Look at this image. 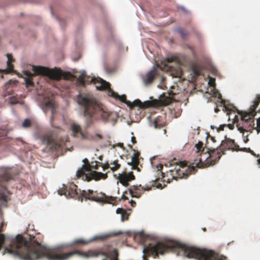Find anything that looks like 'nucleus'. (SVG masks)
I'll list each match as a JSON object with an SVG mask.
<instances>
[{
    "label": "nucleus",
    "instance_id": "obj_1",
    "mask_svg": "<svg viewBox=\"0 0 260 260\" xmlns=\"http://www.w3.org/2000/svg\"><path fill=\"white\" fill-rule=\"evenodd\" d=\"M122 233V232L119 231L107 234L94 235L88 241L81 239H76L72 242L61 243L53 248L47 247L35 240H28L18 234L14 237H12V255L22 260H38L44 258L48 260H67L74 254H78L79 256L85 258L98 257L101 255L107 258H110V260H118V253L116 249H114L110 252V255L105 252L91 250L87 252L75 250L65 254H58L56 251L72 246L74 244H86L99 239L103 240L109 237L119 235Z\"/></svg>",
    "mask_w": 260,
    "mask_h": 260
},
{
    "label": "nucleus",
    "instance_id": "obj_2",
    "mask_svg": "<svg viewBox=\"0 0 260 260\" xmlns=\"http://www.w3.org/2000/svg\"><path fill=\"white\" fill-rule=\"evenodd\" d=\"M175 249H180L184 256L189 258H194L197 260H224L222 257H220L212 250L187 246L178 241H173L168 244L157 242L154 245L149 244L147 246H144L143 252L144 254L148 252L158 256V254H164L166 251ZM143 257H144V255Z\"/></svg>",
    "mask_w": 260,
    "mask_h": 260
},
{
    "label": "nucleus",
    "instance_id": "obj_3",
    "mask_svg": "<svg viewBox=\"0 0 260 260\" xmlns=\"http://www.w3.org/2000/svg\"><path fill=\"white\" fill-rule=\"evenodd\" d=\"M31 68L34 73H31L29 71H24L23 72L24 76H22L27 86H34V83L32 81V77L34 75L44 76L48 81H59L62 77L65 79H68L71 76V74H69L68 76L65 75L61 70L55 68L53 69H50L45 67L35 66H31Z\"/></svg>",
    "mask_w": 260,
    "mask_h": 260
},
{
    "label": "nucleus",
    "instance_id": "obj_4",
    "mask_svg": "<svg viewBox=\"0 0 260 260\" xmlns=\"http://www.w3.org/2000/svg\"><path fill=\"white\" fill-rule=\"evenodd\" d=\"M78 103L84 108V115L87 118L100 116L104 121H106L109 115L90 95L85 93H79L77 98Z\"/></svg>",
    "mask_w": 260,
    "mask_h": 260
},
{
    "label": "nucleus",
    "instance_id": "obj_5",
    "mask_svg": "<svg viewBox=\"0 0 260 260\" xmlns=\"http://www.w3.org/2000/svg\"><path fill=\"white\" fill-rule=\"evenodd\" d=\"M260 103V96L257 97L256 100L254 102L253 105V108L250 112H244L241 113V122L237 124L238 130L240 133H242L243 137V141L244 143H247L248 141V135H245L244 132H251L254 129H255L257 126V122L256 125L254 122L253 117L255 115V110L257 105Z\"/></svg>",
    "mask_w": 260,
    "mask_h": 260
},
{
    "label": "nucleus",
    "instance_id": "obj_6",
    "mask_svg": "<svg viewBox=\"0 0 260 260\" xmlns=\"http://www.w3.org/2000/svg\"><path fill=\"white\" fill-rule=\"evenodd\" d=\"M17 169L13 167H1L0 168V199L6 203L9 199V192L5 188L7 184L15 181L18 175Z\"/></svg>",
    "mask_w": 260,
    "mask_h": 260
},
{
    "label": "nucleus",
    "instance_id": "obj_7",
    "mask_svg": "<svg viewBox=\"0 0 260 260\" xmlns=\"http://www.w3.org/2000/svg\"><path fill=\"white\" fill-rule=\"evenodd\" d=\"M108 94L109 96L114 98L115 99L119 100L125 103L130 108H132L133 106H137L142 109L146 108L149 107V103L148 102H144L142 103L139 100H135L132 103L129 101H127L126 100V95L125 94H122L120 96L112 90L110 88L108 91Z\"/></svg>",
    "mask_w": 260,
    "mask_h": 260
},
{
    "label": "nucleus",
    "instance_id": "obj_8",
    "mask_svg": "<svg viewBox=\"0 0 260 260\" xmlns=\"http://www.w3.org/2000/svg\"><path fill=\"white\" fill-rule=\"evenodd\" d=\"M85 74V71H83L78 77V80L81 84H84L85 83H93L94 84L96 83H100V85L96 86L95 88L98 90L107 89L108 90L110 88L109 83L106 81L103 80L101 78H95L92 77L87 79H84V75Z\"/></svg>",
    "mask_w": 260,
    "mask_h": 260
},
{
    "label": "nucleus",
    "instance_id": "obj_9",
    "mask_svg": "<svg viewBox=\"0 0 260 260\" xmlns=\"http://www.w3.org/2000/svg\"><path fill=\"white\" fill-rule=\"evenodd\" d=\"M107 177V173H102L100 172L93 171L83 175V180L89 181L94 179L98 180L101 178L106 179Z\"/></svg>",
    "mask_w": 260,
    "mask_h": 260
},
{
    "label": "nucleus",
    "instance_id": "obj_10",
    "mask_svg": "<svg viewBox=\"0 0 260 260\" xmlns=\"http://www.w3.org/2000/svg\"><path fill=\"white\" fill-rule=\"evenodd\" d=\"M95 164L94 165H91L89 164H87L86 166L85 164L82 165V167L80 169H78L76 173V175L78 177H81L83 179V175L84 174H87L90 172H93V171H91V169L92 168H94V169H97L98 165L96 161H94Z\"/></svg>",
    "mask_w": 260,
    "mask_h": 260
},
{
    "label": "nucleus",
    "instance_id": "obj_11",
    "mask_svg": "<svg viewBox=\"0 0 260 260\" xmlns=\"http://www.w3.org/2000/svg\"><path fill=\"white\" fill-rule=\"evenodd\" d=\"M171 72V75L173 77L180 78L182 75V71L181 68V64L175 60L174 65H167Z\"/></svg>",
    "mask_w": 260,
    "mask_h": 260
},
{
    "label": "nucleus",
    "instance_id": "obj_12",
    "mask_svg": "<svg viewBox=\"0 0 260 260\" xmlns=\"http://www.w3.org/2000/svg\"><path fill=\"white\" fill-rule=\"evenodd\" d=\"M156 72V70L155 67L153 66L151 69L143 77L142 79L144 85L145 86H148L152 83L154 79Z\"/></svg>",
    "mask_w": 260,
    "mask_h": 260
},
{
    "label": "nucleus",
    "instance_id": "obj_13",
    "mask_svg": "<svg viewBox=\"0 0 260 260\" xmlns=\"http://www.w3.org/2000/svg\"><path fill=\"white\" fill-rule=\"evenodd\" d=\"M39 106L45 113L50 111L53 114L55 111L53 104L46 98H44L43 101L39 104Z\"/></svg>",
    "mask_w": 260,
    "mask_h": 260
},
{
    "label": "nucleus",
    "instance_id": "obj_14",
    "mask_svg": "<svg viewBox=\"0 0 260 260\" xmlns=\"http://www.w3.org/2000/svg\"><path fill=\"white\" fill-rule=\"evenodd\" d=\"M213 79L211 78L208 82V84L210 85V94L211 96L217 98L218 102L222 103L223 101L221 100V95L218 93V91L215 89V83H214Z\"/></svg>",
    "mask_w": 260,
    "mask_h": 260
},
{
    "label": "nucleus",
    "instance_id": "obj_15",
    "mask_svg": "<svg viewBox=\"0 0 260 260\" xmlns=\"http://www.w3.org/2000/svg\"><path fill=\"white\" fill-rule=\"evenodd\" d=\"M72 134V135L74 137H79L80 136L81 138H84V134L81 132L80 126L76 123H72L71 125Z\"/></svg>",
    "mask_w": 260,
    "mask_h": 260
},
{
    "label": "nucleus",
    "instance_id": "obj_16",
    "mask_svg": "<svg viewBox=\"0 0 260 260\" xmlns=\"http://www.w3.org/2000/svg\"><path fill=\"white\" fill-rule=\"evenodd\" d=\"M119 176H123V179L125 180L131 181L134 180L135 178L132 172L124 173V172H122L121 173H119Z\"/></svg>",
    "mask_w": 260,
    "mask_h": 260
},
{
    "label": "nucleus",
    "instance_id": "obj_17",
    "mask_svg": "<svg viewBox=\"0 0 260 260\" xmlns=\"http://www.w3.org/2000/svg\"><path fill=\"white\" fill-rule=\"evenodd\" d=\"M13 82V80H10L9 81H8L4 85V88L3 89V92L2 96L3 97H6L8 95H10V92L9 91H8V89L9 88V86L10 84H12V83Z\"/></svg>",
    "mask_w": 260,
    "mask_h": 260
},
{
    "label": "nucleus",
    "instance_id": "obj_18",
    "mask_svg": "<svg viewBox=\"0 0 260 260\" xmlns=\"http://www.w3.org/2000/svg\"><path fill=\"white\" fill-rule=\"evenodd\" d=\"M83 197H85V200H89L92 201H96L98 202V200H96L94 197H88V195L87 194V192L85 190H83L82 193V197H78V200H80L81 202L82 201Z\"/></svg>",
    "mask_w": 260,
    "mask_h": 260
},
{
    "label": "nucleus",
    "instance_id": "obj_19",
    "mask_svg": "<svg viewBox=\"0 0 260 260\" xmlns=\"http://www.w3.org/2000/svg\"><path fill=\"white\" fill-rule=\"evenodd\" d=\"M7 100L11 105H13L18 103V100L16 96H11L9 97Z\"/></svg>",
    "mask_w": 260,
    "mask_h": 260
},
{
    "label": "nucleus",
    "instance_id": "obj_20",
    "mask_svg": "<svg viewBox=\"0 0 260 260\" xmlns=\"http://www.w3.org/2000/svg\"><path fill=\"white\" fill-rule=\"evenodd\" d=\"M31 121L30 119L28 118H26L24 120L23 122L22 123V126L23 128H26L31 125Z\"/></svg>",
    "mask_w": 260,
    "mask_h": 260
},
{
    "label": "nucleus",
    "instance_id": "obj_21",
    "mask_svg": "<svg viewBox=\"0 0 260 260\" xmlns=\"http://www.w3.org/2000/svg\"><path fill=\"white\" fill-rule=\"evenodd\" d=\"M192 73L193 77H198L201 74V71L197 67H193L192 68Z\"/></svg>",
    "mask_w": 260,
    "mask_h": 260
},
{
    "label": "nucleus",
    "instance_id": "obj_22",
    "mask_svg": "<svg viewBox=\"0 0 260 260\" xmlns=\"http://www.w3.org/2000/svg\"><path fill=\"white\" fill-rule=\"evenodd\" d=\"M176 31H177L180 34V35L183 39L185 38L186 34L183 31L182 28L179 27L176 29Z\"/></svg>",
    "mask_w": 260,
    "mask_h": 260
},
{
    "label": "nucleus",
    "instance_id": "obj_23",
    "mask_svg": "<svg viewBox=\"0 0 260 260\" xmlns=\"http://www.w3.org/2000/svg\"><path fill=\"white\" fill-rule=\"evenodd\" d=\"M7 56L8 58V60L7 61V66L9 68H11L12 67V65L10 63V62L13 60L12 56L11 54H7Z\"/></svg>",
    "mask_w": 260,
    "mask_h": 260
},
{
    "label": "nucleus",
    "instance_id": "obj_24",
    "mask_svg": "<svg viewBox=\"0 0 260 260\" xmlns=\"http://www.w3.org/2000/svg\"><path fill=\"white\" fill-rule=\"evenodd\" d=\"M119 179H120V182L123 185L125 186H128V180H125L123 179V176H119Z\"/></svg>",
    "mask_w": 260,
    "mask_h": 260
},
{
    "label": "nucleus",
    "instance_id": "obj_25",
    "mask_svg": "<svg viewBox=\"0 0 260 260\" xmlns=\"http://www.w3.org/2000/svg\"><path fill=\"white\" fill-rule=\"evenodd\" d=\"M157 119L158 118H155L151 124V125L153 126L155 128H157L161 127L160 124H157Z\"/></svg>",
    "mask_w": 260,
    "mask_h": 260
},
{
    "label": "nucleus",
    "instance_id": "obj_26",
    "mask_svg": "<svg viewBox=\"0 0 260 260\" xmlns=\"http://www.w3.org/2000/svg\"><path fill=\"white\" fill-rule=\"evenodd\" d=\"M217 149V148H216V149ZM215 150H216V149H213V150H212L211 151V152H210V151H208V155L207 156H206V157H204V161H206V160H207L209 157H210V156H212V153L213 152H214L215 151Z\"/></svg>",
    "mask_w": 260,
    "mask_h": 260
},
{
    "label": "nucleus",
    "instance_id": "obj_27",
    "mask_svg": "<svg viewBox=\"0 0 260 260\" xmlns=\"http://www.w3.org/2000/svg\"><path fill=\"white\" fill-rule=\"evenodd\" d=\"M164 80V78H160V82L159 84H158L157 86V87L160 88V89H163L164 87V84L162 83V82Z\"/></svg>",
    "mask_w": 260,
    "mask_h": 260
},
{
    "label": "nucleus",
    "instance_id": "obj_28",
    "mask_svg": "<svg viewBox=\"0 0 260 260\" xmlns=\"http://www.w3.org/2000/svg\"><path fill=\"white\" fill-rule=\"evenodd\" d=\"M202 145H203V143L201 142H199L198 143V144H196L195 145V147H196L198 152L200 151L201 146Z\"/></svg>",
    "mask_w": 260,
    "mask_h": 260
},
{
    "label": "nucleus",
    "instance_id": "obj_29",
    "mask_svg": "<svg viewBox=\"0 0 260 260\" xmlns=\"http://www.w3.org/2000/svg\"><path fill=\"white\" fill-rule=\"evenodd\" d=\"M120 167L119 164H116V165H114L113 167L111 168V170L112 171H115L116 170H117Z\"/></svg>",
    "mask_w": 260,
    "mask_h": 260
},
{
    "label": "nucleus",
    "instance_id": "obj_30",
    "mask_svg": "<svg viewBox=\"0 0 260 260\" xmlns=\"http://www.w3.org/2000/svg\"><path fill=\"white\" fill-rule=\"evenodd\" d=\"M135 157V154H134L133 155V156H132L131 161L130 162H128L127 164L129 165H131L134 161Z\"/></svg>",
    "mask_w": 260,
    "mask_h": 260
},
{
    "label": "nucleus",
    "instance_id": "obj_31",
    "mask_svg": "<svg viewBox=\"0 0 260 260\" xmlns=\"http://www.w3.org/2000/svg\"><path fill=\"white\" fill-rule=\"evenodd\" d=\"M10 72H11V70L10 69H5V70H0V73H2V72H6L7 73H9Z\"/></svg>",
    "mask_w": 260,
    "mask_h": 260
},
{
    "label": "nucleus",
    "instance_id": "obj_32",
    "mask_svg": "<svg viewBox=\"0 0 260 260\" xmlns=\"http://www.w3.org/2000/svg\"><path fill=\"white\" fill-rule=\"evenodd\" d=\"M179 175L178 177H179L180 178H186L187 177V175L185 174L184 173H182V175Z\"/></svg>",
    "mask_w": 260,
    "mask_h": 260
},
{
    "label": "nucleus",
    "instance_id": "obj_33",
    "mask_svg": "<svg viewBox=\"0 0 260 260\" xmlns=\"http://www.w3.org/2000/svg\"><path fill=\"white\" fill-rule=\"evenodd\" d=\"M174 61V58L173 57H168L167 58V61L168 63L172 62Z\"/></svg>",
    "mask_w": 260,
    "mask_h": 260
},
{
    "label": "nucleus",
    "instance_id": "obj_34",
    "mask_svg": "<svg viewBox=\"0 0 260 260\" xmlns=\"http://www.w3.org/2000/svg\"><path fill=\"white\" fill-rule=\"evenodd\" d=\"M178 164H179V165L181 167H183L184 166H185V162H181V161H179L178 162Z\"/></svg>",
    "mask_w": 260,
    "mask_h": 260
},
{
    "label": "nucleus",
    "instance_id": "obj_35",
    "mask_svg": "<svg viewBox=\"0 0 260 260\" xmlns=\"http://www.w3.org/2000/svg\"><path fill=\"white\" fill-rule=\"evenodd\" d=\"M131 141L134 144L135 143H136V141H135V137L134 136L132 137L131 138Z\"/></svg>",
    "mask_w": 260,
    "mask_h": 260
},
{
    "label": "nucleus",
    "instance_id": "obj_36",
    "mask_svg": "<svg viewBox=\"0 0 260 260\" xmlns=\"http://www.w3.org/2000/svg\"><path fill=\"white\" fill-rule=\"evenodd\" d=\"M156 187L157 188H160V189H162V187L161 186V184H158L156 186Z\"/></svg>",
    "mask_w": 260,
    "mask_h": 260
},
{
    "label": "nucleus",
    "instance_id": "obj_37",
    "mask_svg": "<svg viewBox=\"0 0 260 260\" xmlns=\"http://www.w3.org/2000/svg\"><path fill=\"white\" fill-rule=\"evenodd\" d=\"M129 192L131 194V196L132 197H138V196H137L134 195L133 193L131 190H129Z\"/></svg>",
    "mask_w": 260,
    "mask_h": 260
},
{
    "label": "nucleus",
    "instance_id": "obj_38",
    "mask_svg": "<svg viewBox=\"0 0 260 260\" xmlns=\"http://www.w3.org/2000/svg\"><path fill=\"white\" fill-rule=\"evenodd\" d=\"M143 189L144 190H147V191H148L150 189V187H145V188H144V187H142Z\"/></svg>",
    "mask_w": 260,
    "mask_h": 260
},
{
    "label": "nucleus",
    "instance_id": "obj_39",
    "mask_svg": "<svg viewBox=\"0 0 260 260\" xmlns=\"http://www.w3.org/2000/svg\"><path fill=\"white\" fill-rule=\"evenodd\" d=\"M117 160L116 159V160H114V161H113V162H111V163L114 164V165H116V164H118L117 163Z\"/></svg>",
    "mask_w": 260,
    "mask_h": 260
},
{
    "label": "nucleus",
    "instance_id": "obj_40",
    "mask_svg": "<svg viewBox=\"0 0 260 260\" xmlns=\"http://www.w3.org/2000/svg\"><path fill=\"white\" fill-rule=\"evenodd\" d=\"M131 169L132 170H134V169H137L138 170V168H137V167L135 166H132V167L131 168Z\"/></svg>",
    "mask_w": 260,
    "mask_h": 260
},
{
    "label": "nucleus",
    "instance_id": "obj_41",
    "mask_svg": "<svg viewBox=\"0 0 260 260\" xmlns=\"http://www.w3.org/2000/svg\"><path fill=\"white\" fill-rule=\"evenodd\" d=\"M57 192H58V194L62 195V194H63V193L62 192V191H60V190H58L57 191Z\"/></svg>",
    "mask_w": 260,
    "mask_h": 260
},
{
    "label": "nucleus",
    "instance_id": "obj_42",
    "mask_svg": "<svg viewBox=\"0 0 260 260\" xmlns=\"http://www.w3.org/2000/svg\"><path fill=\"white\" fill-rule=\"evenodd\" d=\"M92 192H93V190H90V189H88V193L89 194H91Z\"/></svg>",
    "mask_w": 260,
    "mask_h": 260
},
{
    "label": "nucleus",
    "instance_id": "obj_43",
    "mask_svg": "<svg viewBox=\"0 0 260 260\" xmlns=\"http://www.w3.org/2000/svg\"><path fill=\"white\" fill-rule=\"evenodd\" d=\"M180 8L182 10H183L184 11H186L185 9L183 6H180Z\"/></svg>",
    "mask_w": 260,
    "mask_h": 260
},
{
    "label": "nucleus",
    "instance_id": "obj_44",
    "mask_svg": "<svg viewBox=\"0 0 260 260\" xmlns=\"http://www.w3.org/2000/svg\"><path fill=\"white\" fill-rule=\"evenodd\" d=\"M131 203L132 204V205L133 206H134V204H135V202L134 201H133L132 200H131Z\"/></svg>",
    "mask_w": 260,
    "mask_h": 260
},
{
    "label": "nucleus",
    "instance_id": "obj_45",
    "mask_svg": "<svg viewBox=\"0 0 260 260\" xmlns=\"http://www.w3.org/2000/svg\"><path fill=\"white\" fill-rule=\"evenodd\" d=\"M211 140L213 142H215V138L213 137H211Z\"/></svg>",
    "mask_w": 260,
    "mask_h": 260
},
{
    "label": "nucleus",
    "instance_id": "obj_46",
    "mask_svg": "<svg viewBox=\"0 0 260 260\" xmlns=\"http://www.w3.org/2000/svg\"><path fill=\"white\" fill-rule=\"evenodd\" d=\"M87 159L86 158H84L83 160H82V161L83 162H86V161H87Z\"/></svg>",
    "mask_w": 260,
    "mask_h": 260
},
{
    "label": "nucleus",
    "instance_id": "obj_47",
    "mask_svg": "<svg viewBox=\"0 0 260 260\" xmlns=\"http://www.w3.org/2000/svg\"><path fill=\"white\" fill-rule=\"evenodd\" d=\"M89 122H90V120H88V119H87V120L86 121V124L88 125L89 123Z\"/></svg>",
    "mask_w": 260,
    "mask_h": 260
},
{
    "label": "nucleus",
    "instance_id": "obj_48",
    "mask_svg": "<svg viewBox=\"0 0 260 260\" xmlns=\"http://www.w3.org/2000/svg\"><path fill=\"white\" fill-rule=\"evenodd\" d=\"M119 210H120V209H119V208L117 209L116 212L117 213H119Z\"/></svg>",
    "mask_w": 260,
    "mask_h": 260
},
{
    "label": "nucleus",
    "instance_id": "obj_49",
    "mask_svg": "<svg viewBox=\"0 0 260 260\" xmlns=\"http://www.w3.org/2000/svg\"><path fill=\"white\" fill-rule=\"evenodd\" d=\"M121 221H123V215H122L121 216Z\"/></svg>",
    "mask_w": 260,
    "mask_h": 260
},
{
    "label": "nucleus",
    "instance_id": "obj_50",
    "mask_svg": "<svg viewBox=\"0 0 260 260\" xmlns=\"http://www.w3.org/2000/svg\"><path fill=\"white\" fill-rule=\"evenodd\" d=\"M210 128H211V129H213V128H214V126H213V125H210Z\"/></svg>",
    "mask_w": 260,
    "mask_h": 260
},
{
    "label": "nucleus",
    "instance_id": "obj_51",
    "mask_svg": "<svg viewBox=\"0 0 260 260\" xmlns=\"http://www.w3.org/2000/svg\"><path fill=\"white\" fill-rule=\"evenodd\" d=\"M123 144L122 143H119V146L121 147L122 146Z\"/></svg>",
    "mask_w": 260,
    "mask_h": 260
},
{
    "label": "nucleus",
    "instance_id": "obj_52",
    "mask_svg": "<svg viewBox=\"0 0 260 260\" xmlns=\"http://www.w3.org/2000/svg\"><path fill=\"white\" fill-rule=\"evenodd\" d=\"M170 100H171V99H170V98H169L168 99V101L166 103H169V102H170Z\"/></svg>",
    "mask_w": 260,
    "mask_h": 260
},
{
    "label": "nucleus",
    "instance_id": "obj_53",
    "mask_svg": "<svg viewBox=\"0 0 260 260\" xmlns=\"http://www.w3.org/2000/svg\"><path fill=\"white\" fill-rule=\"evenodd\" d=\"M203 160V158H201L200 159H199V162H201Z\"/></svg>",
    "mask_w": 260,
    "mask_h": 260
},
{
    "label": "nucleus",
    "instance_id": "obj_54",
    "mask_svg": "<svg viewBox=\"0 0 260 260\" xmlns=\"http://www.w3.org/2000/svg\"><path fill=\"white\" fill-rule=\"evenodd\" d=\"M257 161H258V162L259 164H260V158H258V159H257Z\"/></svg>",
    "mask_w": 260,
    "mask_h": 260
},
{
    "label": "nucleus",
    "instance_id": "obj_55",
    "mask_svg": "<svg viewBox=\"0 0 260 260\" xmlns=\"http://www.w3.org/2000/svg\"><path fill=\"white\" fill-rule=\"evenodd\" d=\"M218 111V109H215V112H217Z\"/></svg>",
    "mask_w": 260,
    "mask_h": 260
},
{
    "label": "nucleus",
    "instance_id": "obj_56",
    "mask_svg": "<svg viewBox=\"0 0 260 260\" xmlns=\"http://www.w3.org/2000/svg\"><path fill=\"white\" fill-rule=\"evenodd\" d=\"M196 166H197V167H200V166H199V165L198 164V163H197V164H196Z\"/></svg>",
    "mask_w": 260,
    "mask_h": 260
},
{
    "label": "nucleus",
    "instance_id": "obj_57",
    "mask_svg": "<svg viewBox=\"0 0 260 260\" xmlns=\"http://www.w3.org/2000/svg\"><path fill=\"white\" fill-rule=\"evenodd\" d=\"M101 157H102V156H101V155H99V158L100 159H101Z\"/></svg>",
    "mask_w": 260,
    "mask_h": 260
},
{
    "label": "nucleus",
    "instance_id": "obj_58",
    "mask_svg": "<svg viewBox=\"0 0 260 260\" xmlns=\"http://www.w3.org/2000/svg\"><path fill=\"white\" fill-rule=\"evenodd\" d=\"M157 179H157V178H155L154 179V181H156Z\"/></svg>",
    "mask_w": 260,
    "mask_h": 260
},
{
    "label": "nucleus",
    "instance_id": "obj_59",
    "mask_svg": "<svg viewBox=\"0 0 260 260\" xmlns=\"http://www.w3.org/2000/svg\"><path fill=\"white\" fill-rule=\"evenodd\" d=\"M0 78H3V76H2V75H0Z\"/></svg>",
    "mask_w": 260,
    "mask_h": 260
},
{
    "label": "nucleus",
    "instance_id": "obj_60",
    "mask_svg": "<svg viewBox=\"0 0 260 260\" xmlns=\"http://www.w3.org/2000/svg\"><path fill=\"white\" fill-rule=\"evenodd\" d=\"M174 164H175V162H174ZM176 164H178V162H176Z\"/></svg>",
    "mask_w": 260,
    "mask_h": 260
},
{
    "label": "nucleus",
    "instance_id": "obj_61",
    "mask_svg": "<svg viewBox=\"0 0 260 260\" xmlns=\"http://www.w3.org/2000/svg\"><path fill=\"white\" fill-rule=\"evenodd\" d=\"M211 100H210V101H209V100H208V101H207V102H211Z\"/></svg>",
    "mask_w": 260,
    "mask_h": 260
},
{
    "label": "nucleus",
    "instance_id": "obj_62",
    "mask_svg": "<svg viewBox=\"0 0 260 260\" xmlns=\"http://www.w3.org/2000/svg\"><path fill=\"white\" fill-rule=\"evenodd\" d=\"M179 170V169H177V170H176V172H177L178 171V170Z\"/></svg>",
    "mask_w": 260,
    "mask_h": 260
},
{
    "label": "nucleus",
    "instance_id": "obj_63",
    "mask_svg": "<svg viewBox=\"0 0 260 260\" xmlns=\"http://www.w3.org/2000/svg\"><path fill=\"white\" fill-rule=\"evenodd\" d=\"M127 199L126 197H124V199L126 200Z\"/></svg>",
    "mask_w": 260,
    "mask_h": 260
}]
</instances>
